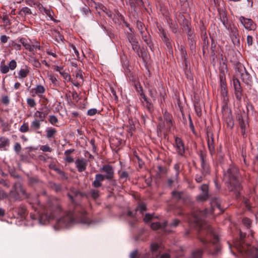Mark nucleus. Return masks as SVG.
I'll list each match as a JSON object with an SVG mask.
<instances>
[{
    "label": "nucleus",
    "mask_w": 258,
    "mask_h": 258,
    "mask_svg": "<svg viewBox=\"0 0 258 258\" xmlns=\"http://www.w3.org/2000/svg\"><path fill=\"white\" fill-rule=\"evenodd\" d=\"M76 220L84 224L90 223V220L87 217L86 210L81 205H76L73 211H66L57 220L54 228L56 229H59L67 227Z\"/></svg>",
    "instance_id": "obj_1"
},
{
    "label": "nucleus",
    "mask_w": 258,
    "mask_h": 258,
    "mask_svg": "<svg viewBox=\"0 0 258 258\" xmlns=\"http://www.w3.org/2000/svg\"><path fill=\"white\" fill-rule=\"evenodd\" d=\"M223 180L227 183L228 189L234 192L236 198H239L241 186L238 169L230 166L224 173Z\"/></svg>",
    "instance_id": "obj_2"
},
{
    "label": "nucleus",
    "mask_w": 258,
    "mask_h": 258,
    "mask_svg": "<svg viewBox=\"0 0 258 258\" xmlns=\"http://www.w3.org/2000/svg\"><path fill=\"white\" fill-rule=\"evenodd\" d=\"M208 213L206 209L204 210H199L194 212L192 214V217L189 220L190 227H198L200 230L206 231L207 234L214 238L215 241H217L218 238L214 232L212 228L205 220L204 219Z\"/></svg>",
    "instance_id": "obj_3"
},
{
    "label": "nucleus",
    "mask_w": 258,
    "mask_h": 258,
    "mask_svg": "<svg viewBox=\"0 0 258 258\" xmlns=\"http://www.w3.org/2000/svg\"><path fill=\"white\" fill-rule=\"evenodd\" d=\"M245 234L240 232V239L234 242V247L244 258H258V250L256 247L245 244L243 239Z\"/></svg>",
    "instance_id": "obj_4"
},
{
    "label": "nucleus",
    "mask_w": 258,
    "mask_h": 258,
    "mask_svg": "<svg viewBox=\"0 0 258 258\" xmlns=\"http://www.w3.org/2000/svg\"><path fill=\"white\" fill-rule=\"evenodd\" d=\"M61 212V207L57 203H49L43 212L39 215V223L45 224L47 222L54 219Z\"/></svg>",
    "instance_id": "obj_5"
},
{
    "label": "nucleus",
    "mask_w": 258,
    "mask_h": 258,
    "mask_svg": "<svg viewBox=\"0 0 258 258\" xmlns=\"http://www.w3.org/2000/svg\"><path fill=\"white\" fill-rule=\"evenodd\" d=\"M235 71L240 75L242 81L251 89L253 86V80L252 76L246 70L245 67L240 62H237L235 66Z\"/></svg>",
    "instance_id": "obj_6"
},
{
    "label": "nucleus",
    "mask_w": 258,
    "mask_h": 258,
    "mask_svg": "<svg viewBox=\"0 0 258 258\" xmlns=\"http://www.w3.org/2000/svg\"><path fill=\"white\" fill-rule=\"evenodd\" d=\"M19 41L26 50L33 54H35L37 50L41 48L40 42L35 39L27 40L25 38H21Z\"/></svg>",
    "instance_id": "obj_7"
},
{
    "label": "nucleus",
    "mask_w": 258,
    "mask_h": 258,
    "mask_svg": "<svg viewBox=\"0 0 258 258\" xmlns=\"http://www.w3.org/2000/svg\"><path fill=\"white\" fill-rule=\"evenodd\" d=\"M233 83L235 97L237 100H240L242 96V89L240 83L237 78L233 77Z\"/></svg>",
    "instance_id": "obj_8"
},
{
    "label": "nucleus",
    "mask_w": 258,
    "mask_h": 258,
    "mask_svg": "<svg viewBox=\"0 0 258 258\" xmlns=\"http://www.w3.org/2000/svg\"><path fill=\"white\" fill-rule=\"evenodd\" d=\"M231 38L233 44L235 46L240 45L239 36L238 30L234 26L230 27Z\"/></svg>",
    "instance_id": "obj_9"
},
{
    "label": "nucleus",
    "mask_w": 258,
    "mask_h": 258,
    "mask_svg": "<svg viewBox=\"0 0 258 258\" xmlns=\"http://www.w3.org/2000/svg\"><path fill=\"white\" fill-rule=\"evenodd\" d=\"M88 161L84 158H78L75 161L76 167L79 172H82L86 169Z\"/></svg>",
    "instance_id": "obj_10"
},
{
    "label": "nucleus",
    "mask_w": 258,
    "mask_h": 258,
    "mask_svg": "<svg viewBox=\"0 0 258 258\" xmlns=\"http://www.w3.org/2000/svg\"><path fill=\"white\" fill-rule=\"evenodd\" d=\"M101 171L105 173V175H104V176H105L106 179L110 180L113 178L114 171L112 166L105 165L103 166Z\"/></svg>",
    "instance_id": "obj_11"
},
{
    "label": "nucleus",
    "mask_w": 258,
    "mask_h": 258,
    "mask_svg": "<svg viewBox=\"0 0 258 258\" xmlns=\"http://www.w3.org/2000/svg\"><path fill=\"white\" fill-rule=\"evenodd\" d=\"M202 194L198 195L197 199L199 201H205L207 200L208 198V186L206 184H203L201 187Z\"/></svg>",
    "instance_id": "obj_12"
},
{
    "label": "nucleus",
    "mask_w": 258,
    "mask_h": 258,
    "mask_svg": "<svg viewBox=\"0 0 258 258\" xmlns=\"http://www.w3.org/2000/svg\"><path fill=\"white\" fill-rule=\"evenodd\" d=\"M207 144L210 153L212 156L215 153L214 139L212 134H207Z\"/></svg>",
    "instance_id": "obj_13"
},
{
    "label": "nucleus",
    "mask_w": 258,
    "mask_h": 258,
    "mask_svg": "<svg viewBox=\"0 0 258 258\" xmlns=\"http://www.w3.org/2000/svg\"><path fill=\"white\" fill-rule=\"evenodd\" d=\"M239 20L245 29L249 30L254 29V25L253 24V22L251 19H246L244 17L241 16L239 18Z\"/></svg>",
    "instance_id": "obj_14"
},
{
    "label": "nucleus",
    "mask_w": 258,
    "mask_h": 258,
    "mask_svg": "<svg viewBox=\"0 0 258 258\" xmlns=\"http://www.w3.org/2000/svg\"><path fill=\"white\" fill-rule=\"evenodd\" d=\"M172 199L175 201H182V203H185V200L188 199L183 192L174 191L172 193Z\"/></svg>",
    "instance_id": "obj_15"
},
{
    "label": "nucleus",
    "mask_w": 258,
    "mask_h": 258,
    "mask_svg": "<svg viewBox=\"0 0 258 258\" xmlns=\"http://www.w3.org/2000/svg\"><path fill=\"white\" fill-rule=\"evenodd\" d=\"M238 119L242 135L245 138L246 136V130L248 126V122L241 116H239Z\"/></svg>",
    "instance_id": "obj_16"
},
{
    "label": "nucleus",
    "mask_w": 258,
    "mask_h": 258,
    "mask_svg": "<svg viewBox=\"0 0 258 258\" xmlns=\"http://www.w3.org/2000/svg\"><path fill=\"white\" fill-rule=\"evenodd\" d=\"M176 150L178 154L181 156L183 155L185 152L183 143L180 138L176 137L175 140Z\"/></svg>",
    "instance_id": "obj_17"
},
{
    "label": "nucleus",
    "mask_w": 258,
    "mask_h": 258,
    "mask_svg": "<svg viewBox=\"0 0 258 258\" xmlns=\"http://www.w3.org/2000/svg\"><path fill=\"white\" fill-rule=\"evenodd\" d=\"M227 72V66L225 64H223L220 74V87H227L225 77V74Z\"/></svg>",
    "instance_id": "obj_18"
},
{
    "label": "nucleus",
    "mask_w": 258,
    "mask_h": 258,
    "mask_svg": "<svg viewBox=\"0 0 258 258\" xmlns=\"http://www.w3.org/2000/svg\"><path fill=\"white\" fill-rule=\"evenodd\" d=\"M105 179V176L101 174H97L95 175V180L92 183V185L94 187L98 188L102 186L101 182L103 181Z\"/></svg>",
    "instance_id": "obj_19"
},
{
    "label": "nucleus",
    "mask_w": 258,
    "mask_h": 258,
    "mask_svg": "<svg viewBox=\"0 0 258 258\" xmlns=\"http://www.w3.org/2000/svg\"><path fill=\"white\" fill-rule=\"evenodd\" d=\"M141 35L142 36V38L143 40L146 43L148 46L150 47V49L153 51L152 46L153 44L152 43L150 37L148 32H145L144 30L141 31Z\"/></svg>",
    "instance_id": "obj_20"
},
{
    "label": "nucleus",
    "mask_w": 258,
    "mask_h": 258,
    "mask_svg": "<svg viewBox=\"0 0 258 258\" xmlns=\"http://www.w3.org/2000/svg\"><path fill=\"white\" fill-rule=\"evenodd\" d=\"M211 205L212 207L211 212H213L214 209L217 208L220 212H222L223 210L221 207V201L218 198L213 199L211 202Z\"/></svg>",
    "instance_id": "obj_21"
},
{
    "label": "nucleus",
    "mask_w": 258,
    "mask_h": 258,
    "mask_svg": "<svg viewBox=\"0 0 258 258\" xmlns=\"http://www.w3.org/2000/svg\"><path fill=\"white\" fill-rule=\"evenodd\" d=\"M10 146V140L5 137H0V150L7 151V147Z\"/></svg>",
    "instance_id": "obj_22"
},
{
    "label": "nucleus",
    "mask_w": 258,
    "mask_h": 258,
    "mask_svg": "<svg viewBox=\"0 0 258 258\" xmlns=\"http://www.w3.org/2000/svg\"><path fill=\"white\" fill-rule=\"evenodd\" d=\"M55 70L59 72L61 76L66 81L69 82L71 80V75H69L68 73H66L64 71H63V68L62 67L56 66L55 67Z\"/></svg>",
    "instance_id": "obj_23"
},
{
    "label": "nucleus",
    "mask_w": 258,
    "mask_h": 258,
    "mask_svg": "<svg viewBox=\"0 0 258 258\" xmlns=\"http://www.w3.org/2000/svg\"><path fill=\"white\" fill-rule=\"evenodd\" d=\"M164 119L166 121V125L168 127H171L172 126V115L167 112H165L164 114Z\"/></svg>",
    "instance_id": "obj_24"
},
{
    "label": "nucleus",
    "mask_w": 258,
    "mask_h": 258,
    "mask_svg": "<svg viewBox=\"0 0 258 258\" xmlns=\"http://www.w3.org/2000/svg\"><path fill=\"white\" fill-rule=\"evenodd\" d=\"M167 226V222H164L162 225L159 222L152 223L151 225V228L153 230L158 229H164Z\"/></svg>",
    "instance_id": "obj_25"
},
{
    "label": "nucleus",
    "mask_w": 258,
    "mask_h": 258,
    "mask_svg": "<svg viewBox=\"0 0 258 258\" xmlns=\"http://www.w3.org/2000/svg\"><path fill=\"white\" fill-rule=\"evenodd\" d=\"M132 46L133 50L137 53L139 57H144V53L139 43L134 44Z\"/></svg>",
    "instance_id": "obj_26"
},
{
    "label": "nucleus",
    "mask_w": 258,
    "mask_h": 258,
    "mask_svg": "<svg viewBox=\"0 0 258 258\" xmlns=\"http://www.w3.org/2000/svg\"><path fill=\"white\" fill-rule=\"evenodd\" d=\"M220 92L223 98V101L226 103L228 101L227 87H220Z\"/></svg>",
    "instance_id": "obj_27"
},
{
    "label": "nucleus",
    "mask_w": 258,
    "mask_h": 258,
    "mask_svg": "<svg viewBox=\"0 0 258 258\" xmlns=\"http://www.w3.org/2000/svg\"><path fill=\"white\" fill-rule=\"evenodd\" d=\"M29 73V70L27 67L21 69L18 72V78L19 79H23L26 78Z\"/></svg>",
    "instance_id": "obj_28"
},
{
    "label": "nucleus",
    "mask_w": 258,
    "mask_h": 258,
    "mask_svg": "<svg viewBox=\"0 0 258 258\" xmlns=\"http://www.w3.org/2000/svg\"><path fill=\"white\" fill-rule=\"evenodd\" d=\"M41 121L37 120L34 119L31 123L30 128L31 131H36L39 130L40 128Z\"/></svg>",
    "instance_id": "obj_29"
},
{
    "label": "nucleus",
    "mask_w": 258,
    "mask_h": 258,
    "mask_svg": "<svg viewBox=\"0 0 258 258\" xmlns=\"http://www.w3.org/2000/svg\"><path fill=\"white\" fill-rule=\"evenodd\" d=\"M79 194V191L75 188H72L67 195L73 203L74 202V197Z\"/></svg>",
    "instance_id": "obj_30"
},
{
    "label": "nucleus",
    "mask_w": 258,
    "mask_h": 258,
    "mask_svg": "<svg viewBox=\"0 0 258 258\" xmlns=\"http://www.w3.org/2000/svg\"><path fill=\"white\" fill-rule=\"evenodd\" d=\"M47 115V112L40 111H36L34 113V116L39 118L40 119L39 121H43Z\"/></svg>",
    "instance_id": "obj_31"
},
{
    "label": "nucleus",
    "mask_w": 258,
    "mask_h": 258,
    "mask_svg": "<svg viewBox=\"0 0 258 258\" xmlns=\"http://www.w3.org/2000/svg\"><path fill=\"white\" fill-rule=\"evenodd\" d=\"M203 174H209L210 173V167L206 161L201 162Z\"/></svg>",
    "instance_id": "obj_32"
},
{
    "label": "nucleus",
    "mask_w": 258,
    "mask_h": 258,
    "mask_svg": "<svg viewBox=\"0 0 258 258\" xmlns=\"http://www.w3.org/2000/svg\"><path fill=\"white\" fill-rule=\"evenodd\" d=\"M56 130L54 128H47L46 130L47 138L48 139L52 138L56 134Z\"/></svg>",
    "instance_id": "obj_33"
},
{
    "label": "nucleus",
    "mask_w": 258,
    "mask_h": 258,
    "mask_svg": "<svg viewBox=\"0 0 258 258\" xmlns=\"http://www.w3.org/2000/svg\"><path fill=\"white\" fill-rule=\"evenodd\" d=\"M49 186L56 192H59L61 190V186L60 184H57L54 182H50L49 183Z\"/></svg>",
    "instance_id": "obj_34"
},
{
    "label": "nucleus",
    "mask_w": 258,
    "mask_h": 258,
    "mask_svg": "<svg viewBox=\"0 0 258 258\" xmlns=\"http://www.w3.org/2000/svg\"><path fill=\"white\" fill-rule=\"evenodd\" d=\"M174 169L175 170V173L173 175V178L175 180H178L179 178V169H180V164L177 163L174 164Z\"/></svg>",
    "instance_id": "obj_35"
},
{
    "label": "nucleus",
    "mask_w": 258,
    "mask_h": 258,
    "mask_svg": "<svg viewBox=\"0 0 258 258\" xmlns=\"http://www.w3.org/2000/svg\"><path fill=\"white\" fill-rule=\"evenodd\" d=\"M0 71L3 74H7L9 72L10 69L8 66L6 65L5 63L2 61L0 65Z\"/></svg>",
    "instance_id": "obj_36"
},
{
    "label": "nucleus",
    "mask_w": 258,
    "mask_h": 258,
    "mask_svg": "<svg viewBox=\"0 0 258 258\" xmlns=\"http://www.w3.org/2000/svg\"><path fill=\"white\" fill-rule=\"evenodd\" d=\"M36 90V92L38 93V95L41 96V95L43 94L45 91V88L41 85H37V86L34 88Z\"/></svg>",
    "instance_id": "obj_37"
},
{
    "label": "nucleus",
    "mask_w": 258,
    "mask_h": 258,
    "mask_svg": "<svg viewBox=\"0 0 258 258\" xmlns=\"http://www.w3.org/2000/svg\"><path fill=\"white\" fill-rule=\"evenodd\" d=\"M10 197L15 201L20 200L19 194L17 190L11 191L10 193Z\"/></svg>",
    "instance_id": "obj_38"
},
{
    "label": "nucleus",
    "mask_w": 258,
    "mask_h": 258,
    "mask_svg": "<svg viewBox=\"0 0 258 258\" xmlns=\"http://www.w3.org/2000/svg\"><path fill=\"white\" fill-rule=\"evenodd\" d=\"M147 210L146 206L144 203L140 204L136 208V212H140V213L143 214Z\"/></svg>",
    "instance_id": "obj_39"
},
{
    "label": "nucleus",
    "mask_w": 258,
    "mask_h": 258,
    "mask_svg": "<svg viewBox=\"0 0 258 258\" xmlns=\"http://www.w3.org/2000/svg\"><path fill=\"white\" fill-rule=\"evenodd\" d=\"M162 39L166 43L167 47L171 48V44L169 39L166 36V34L163 32L162 34Z\"/></svg>",
    "instance_id": "obj_40"
},
{
    "label": "nucleus",
    "mask_w": 258,
    "mask_h": 258,
    "mask_svg": "<svg viewBox=\"0 0 258 258\" xmlns=\"http://www.w3.org/2000/svg\"><path fill=\"white\" fill-rule=\"evenodd\" d=\"M23 14L25 15H29L31 14V10L28 7H23L22 8L19 13V15H23Z\"/></svg>",
    "instance_id": "obj_41"
},
{
    "label": "nucleus",
    "mask_w": 258,
    "mask_h": 258,
    "mask_svg": "<svg viewBox=\"0 0 258 258\" xmlns=\"http://www.w3.org/2000/svg\"><path fill=\"white\" fill-rule=\"evenodd\" d=\"M19 131L21 133H26L29 131V125L28 122H24L20 127Z\"/></svg>",
    "instance_id": "obj_42"
},
{
    "label": "nucleus",
    "mask_w": 258,
    "mask_h": 258,
    "mask_svg": "<svg viewBox=\"0 0 258 258\" xmlns=\"http://www.w3.org/2000/svg\"><path fill=\"white\" fill-rule=\"evenodd\" d=\"M202 254L203 251L201 249L195 251L192 253V258H202Z\"/></svg>",
    "instance_id": "obj_43"
},
{
    "label": "nucleus",
    "mask_w": 258,
    "mask_h": 258,
    "mask_svg": "<svg viewBox=\"0 0 258 258\" xmlns=\"http://www.w3.org/2000/svg\"><path fill=\"white\" fill-rule=\"evenodd\" d=\"M26 211H27L26 208L25 206H24L23 205H21L18 208V214L21 216H24L25 214V213H26Z\"/></svg>",
    "instance_id": "obj_44"
},
{
    "label": "nucleus",
    "mask_w": 258,
    "mask_h": 258,
    "mask_svg": "<svg viewBox=\"0 0 258 258\" xmlns=\"http://www.w3.org/2000/svg\"><path fill=\"white\" fill-rule=\"evenodd\" d=\"M48 78L54 86H56L58 85V82L54 75L52 74L49 75Z\"/></svg>",
    "instance_id": "obj_45"
},
{
    "label": "nucleus",
    "mask_w": 258,
    "mask_h": 258,
    "mask_svg": "<svg viewBox=\"0 0 258 258\" xmlns=\"http://www.w3.org/2000/svg\"><path fill=\"white\" fill-rule=\"evenodd\" d=\"M81 13L83 16H87L91 13V12L89 8L87 6L85 5L82 8Z\"/></svg>",
    "instance_id": "obj_46"
},
{
    "label": "nucleus",
    "mask_w": 258,
    "mask_h": 258,
    "mask_svg": "<svg viewBox=\"0 0 258 258\" xmlns=\"http://www.w3.org/2000/svg\"><path fill=\"white\" fill-rule=\"evenodd\" d=\"M17 66V62L15 60L13 59V60H11L10 61V62L9 63L8 67H9V68L10 69V70H14L16 68Z\"/></svg>",
    "instance_id": "obj_47"
},
{
    "label": "nucleus",
    "mask_w": 258,
    "mask_h": 258,
    "mask_svg": "<svg viewBox=\"0 0 258 258\" xmlns=\"http://www.w3.org/2000/svg\"><path fill=\"white\" fill-rule=\"evenodd\" d=\"M54 33L57 42H59L63 41V36L58 31H55Z\"/></svg>",
    "instance_id": "obj_48"
},
{
    "label": "nucleus",
    "mask_w": 258,
    "mask_h": 258,
    "mask_svg": "<svg viewBox=\"0 0 258 258\" xmlns=\"http://www.w3.org/2000/svg\"><path fill=\"white\" fill-rule=\"evenodd\" d=\"M119 177L121 180H123V181H126L127 178L128 177V174L126 171H123L119 173Z\"/></svg>",
    "instance_id": "obj_49"
},
{
    "label": "nucleus",
    "mask_w": 258,
    "mask_h": 258,
    "mask_svg": "<svg viewBox=\"0 0 258 258\" xmlns=\"http://www.w3.org/2000/svg\"><path fill=\"white\" fill-rule=\"evenodd\" d=\"M90 194H91V197L94 199H96L97 198H98L99 196V192L98 190L97 189H92L91 191H90Z\"/></svg>",
    "instance_id": "obj_50"
},
{
    "label": "nucleus",
    "mask_w": 258,
    "mask_h": 258,
    "mask_svg": "<svg viewBox=\"0 0 258 258\" xmlns=\"http://www.w3.org/2000/svg\"><path fill=\"white\" fill-rule=\"evenodd\" d=\"M251 223L250 219L247 218H244L242 219V223L247 228H249L250 227Z\"/></svg>",
    "instance_id": "obj_51"
},
{
    "label": "nucleus",
    "mask_w": 258,
    "mask_h": 258,
    "mask_svg": "<svg viewBox=\"0 0 258 258\" xmlns=\"http://www.w3.org/2000/svg\"><path fill=\"white\" fill-rule=\"evenodd\" d=\"M40 149L43 152H51L52 151L51 148H50L48 145L41 146Z\"/></svg>",
    "instance_id": "obj_52"
},
{
    "label": "nucleus",
    "mask_w": 258,
    "mask_h": 258,
    "mask_svg": "<svg viewBox=\"0 0 258 258\" xmlns=\"http://www.w3.org/2000/svg\"><path fill=\"white\" fill-rule=\"evenodd\" d=\"M1 101L3 104L7 105L10 103V99L8 96L3 95Z\"/></svg>",
    "instance_id": "obj_53"
},
{
    "label": "nucleus",
    "mask_w": 258,
    "mask_h": 258,
    "mask_svg": "<svg viewBox=\"0 0 258 258\" xmlns=\"http://www.w3.org/2000/svg\"><path fill=\"white\" fill-rule=\"evenodd\" d=\"M126 37L129 42H130L131 41H133V40H134V39H137L135 34L132 32L128 33L126 35Z\"/></svg>",
    "instance_id": "obj_54"
},
{
    "label": "nucleus",
    "mask_w": 258,
    "mask_h": 258,
    "mask_svg": "<svg viewBox=\"0 0 258 258\" xmlns=\"http://www.w3.org/2000/svg\"><path fill=\"white\" fill-rule=\"evenodd\" d=\"M180 51L181 53V56L184 60L186 59V51L185 49V48L183 46L181 45L180 48Z\"/></svg>",
    "instance_id": "obj_55"
},
{
    "label": "nucleus",
    "mask_w": 258,
    "mask_h": 258,
    "mask_svg": "<svg viewBox=\"0 0 258 258\" xmlns=\"http://www.w3.org/2000/svg\"><path fill=\"white\" fill-rule=\"evenodd\" d=\"M27 103L28 105L31 107H34L36 105V102H35L34 99L33 98H28L27 99Z\"/></svg>",
    "instance_id": "obj_56"
},
{
    "label": "nucleus",
    "mask_w": 258,
    "mask_h": 258,
    "mask_svg": "<svg viewBox=\"0 0 258 258\" xmlns=\"http://www.w3.org/2000/svg\"><path fill=\"white\" fill-rule=\"evenodd\" d=\"M49 121L51 124L53 125L58 122V119L55 115H52L49 116Z\"/></svg>",
    "instance_id": "obj_57"
},
{
    "label": "nucleus",
    "mask_w": 258,
    "mask_h": 258,
    "mask_svg": "<svg viewBox=\"0 0 258 258\" xmlns=\"http://www.w3.org/2000/svg\"><path fill=\"white\" fill-rule=\"evenodd\" d=\"M180 221L179 220L175 219L171 223L169 224V226L171 228L176 227L178 225Z\"/></svg>",
    "instance_id": "obj_58"
},
{
    "label": "nucleus",
    "mask_w": 258,
    "mask_h": 258,
    "mask_svg": "<svg viewBox=\"0 0 258 258\" xmlns=\"http://www.w3.org/2000/svg\"><path fill=\"white\" fill-rule=\"evenodd\" d=\"M98 110L96 108H91L88 110L87 115L89 116H93L97 113Z\"/></svg>",
    "instance_id": "obj_59"
},
{
    "label": "nucleus",
    "mask_w": 258,
    "mask_h": 258,
    "mask_svg": "<svg viewBox=\"0 0 258 258\" xmlns=\"http://www.w3.org/2000/svg\"><path fill=\"white\" fill-rule=\"evenodd\" d=\"M126 4L128 5H129L131 7V8L133 10H135V8H136V7H137L134 0H128L126 2Z\"/></svg>",
    "instance_id": "obj_60"
},
{
    "label": "nucleus",
    "mask_w": 258,
    "mask_h": 258,
    "mask_svg": "<svg viewBox=\"0 0 258 258\" xmlns=\"http://www.w3.org/2000/svg\"><path fill=\"white\" fill-rule=\"evenodd\" d=\"M22 149L21 146L19 143H16L14 146V151L17 153H19Z\"/></svg>",
    "instance_id": "obj_61"
},
{
    "label": "nucleus",
    "mask_w": 258,
    "mask_h": 258,
    "mask_svg": "<svg viewBox=\"0 0 258 258\" xmlns=\"http://www.w3.org/2000/svg\"><path fill=\"white\" fill-rule=\"evenodd\" d=\"M12 45L17 50H20L21 49V45L17 43L16 41H13L12 42Z\"/></svg>",
    "instance_id": "obj_62"
},
{
    "label": "nucleus",
    "mask_w": 258,
    "mask_h": 258,
    "mask_svg": "<svg viewBox=\"0 0 258 258\" xmlns=\"http://www.w3.org/2000/svg\"><path fill=\"white\" fill-rule=\"evenodd\" d=\"M146 107L150 112H152L153 110V105L149 101H147L146 103Z\"/></svg>",
    "instance_id": "obj_63"
},
{
    "label": "nucleus",
    "mask_w": 258,
    "mask_h": 258,
    "mask_svg": "<svg viewBox=\"0 0 258 258\" xmlns=\"http://www.w3.org/2000/svg\"><path fill=\"white\" fill-rule=\"evenodd\" d=\"M9 39V37L5 35H3L1 36V41L3 44L6 43Z\"/></svg>",
    "instance_id": "obj_64"
}]
</instances>
